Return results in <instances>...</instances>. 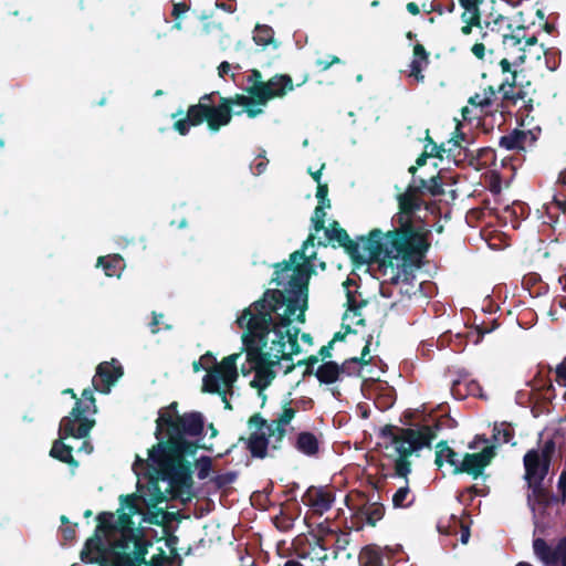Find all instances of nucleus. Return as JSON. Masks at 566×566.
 <instances>
[{
  "label": "nucleus",
  "instance_id": "f257e3e1",
  "mask_svg": "<svg viewBox=\"0 0 566 566\" xmlns=\"http://www.w3.org/2000/svg\"><path fill=\"white\" fill-rule=\"evenodd\" d=\"M307 303V280L301 275L289 281L287 292L279 289H268L262 297L244 308L237 318L240 328L245 329L250 318H258L265 315V323L260 333L264 335L268 355L274 356L279 361H292V355L301 353L297 340L298 328H290L292 316L298 311L296 321L305 322Z\"/></svg>",
  "mask_w": 566,
  "mask_h": 566
},
{
  "label": "nucleus",
  "instance_id": "f03ea898",
  "mask_svg": "<svg viewBox=\"0 0 566 566\" xmlns=\"http://www.w3.org/2000/svg\"><path fill=\"white\" fill-rule=\"evenodd\" d=\"M205 428L203 417L198 411L185 412L181 419L161 418L155 436L158 443L148 451V460L136 458L135 464L150 465L163 481H168L171 489L190 490L193 485L191 463L186 455L196 454L200 448L186 436L199 437Z\"/></svg>",
  "mask_w": 566,
  "mask_h": 566
},
{
  "label": "nucleus",
  "instance_id": "7ed1b4c3",
  "mask_svg": "<svg viewBox=\"0 0 566 566\" xmlns=\"http://www.w3.org/2000/svg\"><path fill=\"white\" fill-rule=\"evenodd\" d=\"M247 82L249 83V86L245 87L248 95L237 93L233 96L220 97L217 105H214V97L219 95V92L202 95L197 104L188 107L185 117L174 123V129L181 136H186L191 127L207 122L209 130L216 133L230 124L233 104H248L256 101L260 105H266L270 94L264 85L262 73L256 69L251 70Z\"/></svg>",
  "mask_w": 566,
  "mask_h": 566
},
{
  "label": "nucleus",
  "instance_id": "20e7f679",
  "mask_svg": "<svg viewBox=\"0 0 566 566\" xmlns=\"http://www.w3.org/2000/svg\"><path fill=\"white\" fill-rule=\"evenodd\" d=\"M394 229L382 232L373 229L368 232V247L371 262L394 264L395 260H401L400 265L419 266L426 256L430 242L429 231L413 221L392 222Z\"/></svg>",
  "mask_w": 566,
  "mask_h": 566
},
{
  "label": "nucleus",
  "instance_id": "39448f33",
  "mask_svg": "<svg viewBox=\"0 0 566 566\" xmlns=\"http://www.w3.org/2000/svg\"><path fill=\"white\" fill-rule=\"evenodd\" d=\"M441 424L437 421L434 424H423L419 428H399L394 424H386L380 429L379 436L388 439L382 447L385 450L391 449L392 452L386 453L387 459L394 460V473H385V464H381V474L384 478L397 476L408 482V475L411 473V461L409 458L423 448H430L432 441L437 438ZM410 489L408 483L399 488L392 495L394 507H407L411 503H406Z\"/></svg>",
  "mask_w": 566,
  "mask_h": 566
},
{
  "label": "nucleus",
  "instance_id": "423d86ee",
  "mask_svg": "<svg viewBox=\"0 0 566 566\" xmlns=\"http://www.w3.org/2000/svg\"><path fill=\"white\" fill-rule=\"evenodd\" d=\"M264 317L265 315L250 318L242 334V345L247 354V360L254 369V377L250 385L252 388L258 389L259 396H262L263 400L265 399L263 395L264 389L271 385L276 376L273 367L280 364L274 356L268 355L266 342L262 340L264 335L260 331L263 329L261 324L265 323Z\"/></svg>",
  "mask_w": 566,
  "mask_h": 566
},
{
  "label": "nucleus",
  "instance_id": "0eeeda50",
  "mask_svg": "<svg viewBox=\"0 0 566 566\" xmlns=\"http://www.w3.org/2000/svg\"><path fill=\"white\" fill-rule=\"evenodd\" d=\"M87 408L82 407V402L74 403L70 413L60 421L59 439H56L50 450V455L72 468H77L78 462L73 457V448L64 440L67 438L84 439L95 424V420L85 417Z\"/></svg>",
  "mask_w": 566,
  "mask_h": 566
},
{
  "label": "nucleus",
  "instance_id": "6e6552de",
  "mask_svg": "<svg viewBox=\"0 0 566 566\" xmlns=\"http://www.w3.org/2000/svg\"><path fill=\"white\" fill-rule=\"evenodd\" d=\"M239 356L240 354L229 355L220 363H217L216 357L210 352L200 357V361L203 364L202 368L207 370L202 379V391L220 395L228 409H231V405L227 399V390H232L239 377L237 368Z\"/></svg>",
  "mask_w": 566,
  "mask_h": 566
},
{
  "label": "nucleus",
  "instance_id": "1a4fd4ad",
  "mask_svg": "<svg viewBox=\"0 0 566 566\" xmlns=\"http://www.w3.org/2000/svg\"><path fill=\"white\" fill-rule=\"evenodd\" d=\"M326 242H318L319 245L327 247H340L350 256L353 263L357 266L370 263L371 255L366 249L368 247V234L360 235L358 241L352 240L345 229L332 230V232H325Z\"/></svg>",
  "mask_w": 566,
  "mask_h": 566
},
{
  "label": "nucleus",
  "instance_id": "9d476101",
  "mask_svg": "<svg viewBox=\"0 0 566 566\" xmlns=\"http://www.w3.org/2000/svg\"><path fill=\"white\" fill-rule=\"evenodd\" d=\"M81 559L85 563H97L99 566H135L129 553L107 552L99 536L86 541Z\"/></svg>",
  "mask_w": 566,
  "mask_h": 566
},
{
  "label": "nucleus",
  "instance_id": "9b49d317",
  "mask_svg": "<svg viewBox=\"0 0 566 566\" xmlns=\"http://www.w3.org/2000/svg\"><path fill=\"white\" fill-rule=\"evenodd\" d=\"M495 447L488 446L482 451L475 453H464L459 467H455L457 474H468L473 479L481 476L486 467L490 465L495 457Z\"/></svg>",
  "mask_w": 566,
  "mask_h": 566
},
{
  "label": "nucleus",
  "instance_id": "f8f14e48",
  "mask_svg": "<svg viewBox=\"0 0 566 566\" xmlns=\"http://www.w3.org/2000/svg\"><path fill=\"white\" fill-rule=\"evenodd\" d=\"M512 24L509 19L502 14H497L495 18L489 17L485 20H482V15H480V36L481 40L489 44V51L492 53L495 44L502 41V38L505 36V31H511Z\"/></svg>",
  "mask_w": 566,
  "mask_h": 566
},
{
  "label": "nucleus",
  "instance_id": "ddd939ff",
  "mask_svg": "<svg viewBox=\"0 0 566 566\" xmlns=\"http://www.w3.org/2000/svg\"><path fill=\"white\" fill-rule=\"evenodd\" d=\"M316 253L314 252L312 255H306L303 250H296L290 254L289 261H283L274 264V277H272L271 283H274L276 286H281L284 284L281 274L284 272H289L291 270L294 271V275L291 276L290 281L298 275L306 279L308 281V274L306 273L305 266L300 264V261H304L308 263L313 259H315Z\"/></svg>",
  "mask_w": 566,
  "mask_h": 566
},
{
  "label": "nucleus",
  "instance_id": "4468645a",
  "mask_svg": "<svg viewBox=\"0 0 566 566\" xmlns=\"http://www.w3.org/2000/svg\"><path fill=\"white\" fill-rule=\"evenodd\" d=\"M124 369L116 360L103 361L96 367V374L93 377L92 384L94 390L102 394H108L111 387L123 376Z\"/></svg>",
  "mask_w": 566,
  "mask_h": 566
},
{
  "label": "nucleus",
  "instance_id": "2eb2a0df",
  "mask_svg": "<svg viewBox=\"0 0 566 566\" xmlns=\"http://www.w3.org/2000/svg\"><path fill=\"white\" fill-rule=\"evenodd\" d=\"M384 276L388 275L389 284L400 285L399 293L409 297L416 294L415 275L405 265L381 264L379 266Z\"/></svg>",
  "mask_w": 566,
  "mask_h": 566
},
{
  "label": "nucleus",
  "instance_id": "dca6fc26",
  "mask_svg": "<svg viewBox=\"0 0 566 566\" xmlns=\"http://www.w3.org/2000/svg\"><path fill=\"white\" fill-rule=\"evenodd\" d=\"M533 549L546 566H555L559 560L562 566H566V535L558 541L555 548H552L544 538H535Z\"/></svg>",
  "mask_w": 566,
  "mask_h": 566
},
{
  "label": "nucleus",
  "instance_id": "f3484780",
  "mask_svg": "<svg viewBox=\"0 0 566 566\" xmlns=\"http://www.w3.org/2000/svg\"><path fill=\"white\" fill-rule=\"evenodd\" d=\"M399 211L392 217V222L413 221L412 216L421 209L422 200L413 187H407L403 193L398 195Z\"/></svg>",
  "mask_w": 566,
  "mask_h": 566
},
{
  "label": "nucleus",
  "instance_id": "a211bd4d",
  "mask_svg": "<svg viewBox=\"0 0 566 566\" xmlns=\"http://www.w3.org/2000/svg\"><path fill=\"white\" fill-rule=\"evenodd\" d=\"M334 500V494L323 486H310L302 496V502L321 515L332 507Z\"/></svg>",
  "mask_w": 566,
  "mask_h": 566
},
{
  "label": "nucleus",
  "instance_id": "6ab92c4d",
  "mask_svg": "<svg viewBox=\"0 0 566 566\" xmlns=\"http://www.w3.org/2000/svg\"><path fill=\"white\" fill-rule=\"evenodd\" d=\"M523 464L525 469L524 479L525 481H538L545 480L549 472L551 464L539 457L538 449L528 450L523 458Z\"/></svg>",
  "mask_w": 566,
  "mask_h": 566
},
{
  "label": "nucleus",
  "instance_id": "aec40b11",
  "mask_svg": "<svg viewBox=\"0 0 566 566\" xmlns=\"http://www.w3.org/2000/svg\"><path fill=\"white\" fill-rule=\"evenodd\" d=\"M119 501L122 504V509L118 510L119 514L117 520L115 521L116 531L120 533H135L133 528V515L138 513V505L136 502L135 494L120 495Z\"/></svg>",
  "mask_w": 566,
  "mask_h": 566
},
{
  "label": "nucleus",
  "instance_id": "412c9836",
  "mask_svg": "<svg viewBox=\"0 0 566 566\" xmlns=\"http://www.w3.org/2000/svg\"><path fill=\"white\" fill-rule=\"evenodd\" d=\"M239 441L245 444V449L254 459H265L274 455L270 451V439L265 432L253 431L248 438L240 437Z\"/></svg>",
  "mask_w": 566,
  "mask_h": 566
},
{
  "label": "nucleus",
  "instance_id": "4be33fe9",
  "mask_svg": "<svg viewBox=\"0 0 566 566\" xmlns=\"http://www.w3.org/2000/svg\"><path fill=\"white\" fill-rule=\"evenodd\" d=\"M517 74L512 73L511 76H506L499 85L497 91L502 94V102L505 106H515L518 101H525L527 93L516 86Z\"/></svg>",
  "mask_w": 566,
  "mask_h": 566
},
{
  "label": "nucleus",
  "instance_id": "5701e85b",
  "mask_svg": "<svg viewBox=\"0 0 566 566\" xmlns=\"http://www.w3.org/2000/svg\"><path fill=\"white\" fill-rule=\"evenodd\" d=\"M371 340H373V336L369 335L366 340L365 346L361 349L360 357L348 358L342 365H339L340 373H345L348 376L359 375L360 368L363 366H367L371 363V357H369Z\"/></svg>",
  "mask_w": 566,
  "mask_h": 566
},
{
  "label": "nucleus",
  "instance_id": "b1692460",
  "mask_svg": "<svg viewBox=\"0 0 566 566\" xmlns=\"http://www.w3.org/2000/svg\"><path fill=\"white\" fill-rule=\"evenodd\" d=\"M264 85L270 94L269 101L284 97L287 92L294 88L293 81L287 74H275L270 80L265 81Z\"/></svg>",
  "mask_w": 566,
  "mask_h": 566
},
{
  "label": "nucleus",
  "instance_id": "393cba45",
  "mask_svg": "<svg viewBox=\"0 0 566 566\" xmlns=\"http://www.w3.org/2000/svg\"><path fill=\"white\" fill-rule=\"evenodd\" d=\"M294 448L306 457H316L319 453L321 440L311 431H301L295 438Z\"/></svg>",
  "mask_w": 566,
  "mask_h": 566
},
{
  "label": "nucleus",
  "instance_id": "a878e982",
  "mask_svg": "<svg viewBox=\"0 0 566 566\" xmlns=\"http://www.w3.org/2000/svg\"><path fill=\"white\" fill-rule=\"evenodd\" d=\"M444 462L452 467V473L455 475V467H459L461 463L459 453L450 448L446 440H441L436 444L434 464L441 468Z\"/></svg>",
  "mask_w": 566,
  "mask_h": 566
},
{
  "label": "nucleus",
  "instance_id": "bb28decb",
  "mask_svg": "<svg viewBox=\"0 0 566 566\" xmlns=\"http://www.w3.org/2000/svg\"><path fill=\"white\" fill-rule=\"evenodd\" d=\"M340 367L336 361L329 360L323 363L315 371L316 378L326 385L336 382L339 379Z\"/></svg>",
  "mask_w": 566,
  "mask_h": 566
},
{
  "label": "nucleus",
  "instance_id": "cd10ccee",
  "mask_svg": "<svg viewBox=\"0 0 566 566\" xmlns=\"http://www.w3.org/2000/svg\"><path fill=\"white\" fill-rule=\"evenodd\" d=\"M527 140V133L521 129H514L510 134L500 138V146L507 150L524 149Z\"/></svg>",
  "mask_w": 566,
  "mask_h": 566
},
{
  "label": "nucleus",
  "instance_id": "c85d7f7f",
  "mask_svg": "<svg viewBox=\"0 0 566 566\" xmlns=\"http://www.w3.org/2000/svg\"><path fill=\"white\" fill-rule=\"evenodd\" d=\"M265 433L270 439V451L274 454V452L282 450L287 433L286 427L270 422Z\"/></svg>",
  "mask_w": 566,
  "mask_h": 566
},
{
  "label": "nucleus",
  "instance_id": "c756f323",
  "mask_svg": "<svg viewBox=\"0 0 566 566\" xmlns=\"http://www.w3.org/2000/svg\"><path fill=\"white\" fill-rule=\"evenodd\" d=\"M449 148L446 149L447 157L452 158L457 165L463 163L469 156L473 158L472 151L460 144L459 139L452 138L448 142Z\"/></svg>",
  "mask_w": 566,
  "mask_h": 566
},
{
  "label": "nucleus",
  "instance_id": "7c9ffc66",
  "mask_svg": "<svg viewBox=\"0 0 566 566\" xmlns=\"http://www.w3.org/2000/svg\"><path fill=\"white\" fill-rule=\"evenodd\" d=\"M97 526L93 537L99 536L101 534L107 535L113 531H116L115 516L111 512H102L97 515Z\"/></svg>",
  "mask_w": 566,
  "mask_h": 566
},
{
  "label": "nucleus",
  "instance_id": "2f4dec72",
  "mask_svg": "<svg viewBox=\"0 0 566 566\" xmlns=\"http://www.w3.org/2000/svg\"><path fill=\"white\" fill-rule=\"evenodd\" d=\"M253 41L260 46L274 43V30L268 24H256L253 32Z\"/></svg>",
  "mask_w": 566,
  "mask_h": 566
},
{
  "label": "nucleus",
  "instance_id": "473e14b6",
  "mask_svg": "<svg viewBox=\"0 0 566 566\" xmlns=\"http://www.w3.org/2000/svg\"><path fill=\"white\" fill-rule=\"evenodd\" d=\"M361 513L366 517V523L370 526H376L385 515V506L381 503L374 502L364 506Z\"/></svg>",
  "mask_w": 566,
  "mask_h": 566
},
{
  "label": "nucleus",
  "instance_id": "72a5a7b5",
  "mask_svg": "<svg viewBox=\"0 0 566 566\" xmlns=\"http://www.w3.org/2000/svg\"><path fill=\"white\" fill-rule=\"evenodd\" d=\"M150 545L151 543L148 539L144 538L143 536H137V538H135L134 556H132L135 566H144L145 564H147L146 555L148 553V548Z\"/></svg>",
  "mask_w": 566,
  "mask_h": 566
},
{
  "label": "nucleus",
  "instance_id": "f704fd0d",
  "mask_svg": "<svg viewBox=\"0 0 566 566\" xmlns=\"http://www.w3.org/2000/svg\"><path fill=\"white\" fill-rule=\"evenodd\" d=\"M122 258L115 256H99L97 259V266H102L106 276H115L120 269Z\"/></svg>",
  "mask_w": 566,
  "mask_h": 566
},
{
  "label": "nucleus",
  "instance_id": "c9c22d12",
  "mask_svg": "<svg viewBox=\"0 0 566 566\" xmlns=\"http://www.w3.org/2000/svg\"><path fill=\"white\" fill-rule=\"evenodd\" d=\"M528 488L532 491V496L539 505H548L549 504V492L544 488V480L538 481H526Z\"/></svg>",
  "mask_w": 566,
  "mask_h": 566
},
{
  "label": "nucleus",
  "instance_id": "e433bc0d",
  "mask_svg": "<svg viewBox=\"0 0 566 566\" xmlns=\"http://www.w3.org/2000/svg\"><path fill=\"white\" fill-rule=\"evenodd\" d=\"M329 548V545H327V538H315V543L313 546H311V551L308 552V555L311 556L312 560H317L321 564H324L325 560L328 558L327 551Z\"/></svg>",
  "mask_w": 566,
  "mask_h": 566
},
{
  "label": "nucleus",
  "instance_id": "4c0bfd02",
  "mask_svg": "<svg viewBox=\"0 0 566 566\" xmlns=\"http://www.w3.org/2000/svg\"><path fill=\"white\" fill-rule=\"evenodd\" d=\"M261 106L256 101H252L248 104H233L232 106V117L241 116L243 113L248 115L250 118H255L256 116L263 113V109L256 106Z\"/></svg>",
  "mask_w": 566,
  "mask_h": 566
},
{
  "label": "nucleus",
  "instance_id": "58836bf2",
  "mask_svg": "<svg viewBox=\"0 0 566 566\" xmlns=\"http://www.w3.org/2000/svg\"><path fill=\"white\" fill-rule=\"evenodd\" d=\"M515 436L514 428L507 423L502 422L500 426L495 424L493 429V438L502 443H511Z\"/></svg>",
  "mask_w": 566,
  "mask_h": 566
},
{
  "label": "nucleus",
  "instance_id": "ea45409f",
  "mask_svg": "<svg viewBox=\"0 0 566 566\" xmlns=\"http://www.w3.org/2000/svg\"><path fill=\"white\" fill-rule=\"evenodd\" d=\"M292 400L285 401L282 406V412L271 422L286 427L294 419L297 409L291 406Z\"/></svg>",
  "mask_w": 566,
  "mask_h": 566
},
{
  "label": "nucleus",
  "instance_id": "a19ab883",
  "mask_svg": "<svg viewBox=\"0 0 566 566\" xmlns=\"http://www.w3.org/2000/svg\"><path fill=\"white\" fill-rule=\"evenodd\" d=\"M359 563L360 566H381L382 558L376 551L366 546L359 555Z\"/></svg>",
  "mask_w": 566,
  "mask_h": 566
},
{
  "label": "nucleus",
  "instance_id": "79ce46f5",
  "mask_svg": "<svg viewBox=\"0 0 566 566\" xmlns=\"http://www.w3.org/2000/svg\"><path fill=\"white\" fill-rule=\"evenodd\" d=\"M122 536L119 539H116L107 552H126L129 548L130 543H135V538L137 535L135 533H120Z\"/></svg>",
  "mask_w": 566,
  "mask_h": 566
},
{
  "label": "nucleus",
  "instance_id": "37998d69",
  "mask_svg": "<svg viewBox=\"0 0 566 566\" xmlns=\"http://www.w3.org/2000/svg\"><path fill=\"white\" fill-rule=\"evenodd\" d=\"M455 10V2L453 0H433L430 3L428 12H436L440 15L443 13H453Z\"/></svg>",
  "mask_w": 566,
  "mask_h": 566
},
{
  "label": "nucleus",
  "instance_id": "c03bdc74",
  "mask_svg": "<svg viewBox=\"0 0 566 566\" xmlns=\"http://www.w3.org/2000/svg\"><path fill=\"white\" fill-rule=\"evenodd\" d=\"M523 45L520 48V54L514 59L515 66L522 65L526 61V52L531 53V46L537 44V38L532 35L523 39Z\"/></svg>",
  "mask_w": 566,
  "mask_h": 566
},
{
  "label": "nucleus",
  "instance_id": "a18cd8bd",
  "mask_svg": "<svg viewBox=\"0 0 566 566\" xmlns=\"http://www.w3.org/2000/svg\"><path fill=\"white\" fill-rule=\"evenodd\" d=\"M327 207L324 205H317L315 207L313 217L311 219L312 223H313V229L315 232H319L323 229H325V218H326L325 209Z\"/></svg>",
  "mask_w": 566,
  "mask_h": 566
},
{
  "label": "nucleus",
  "instance_id": "49530a36",
  "mask_svg": "<svg viewBox=\"0 0 566 566\" xmlns=\"http://www.w3.org/2000/svg\"><path fill=\"white\" fill-rule=\"evenodd\" d=\"M184 415L178 413V402L174 401L169 406L161 408L158 412V418L156 420V429L158 428V423H160L161 418H169L171 420L181 419Z\"/></svg>",
  "mask_w": 566,
  "mask_h": 566
},
{
  "label": "nucleus",
  "instance_id": "de8ad7c7",
  "mask_svg": "<svg viewBox=\"0 0 566 566\" xmlns=\"http://www.w3.org/2000/svg\"><path fill=\"white\" fill-rule=\"evenodd\" d=\"M460 6L463 8V12L461 14L469 15H481L480 6L484 2V0H458Z\"/></svg>",
  "mask_w": 566,
  "mask_h": 566
},
{
  "label": "nucleus",
  "instance_id": "09e8293b",
  "mask_svg": "<svg viewBox=\"0 0 566 566\" xmlns=\"http://www.w3.org/2000/svg\"><path fill=\"white\" fill-rule=\"evenodd\" d=\"M461 20L463 25L461 27V33L463 35H470L472 33L473 28L479 29L480 27V15H465L461 14Z\"/></svg>",
  "mask_w": 566,
  "mask_h": 566
},
{
  "label": "nucleus",
  "instance_id": "8fccbe9b",
  "mask_svg": "<svg viewBox=\"0 0 566 566\" xmlns=\"http://www.w3.org/2000/svg\"><path fill=\"white\" fill-rule=\"evenodd\" d=\"M80 400L82 402V407L87 408V411L85 412V415L90 413V412L95 413L97 411L96 400H95L92 389H90V388L84 389L82 391V399H80Z\"/></svg>",
  "mask_w": 566,
  "mask_h": 566
},
{
  "label": "nucleus",
  "instance_id": "3c124183",
  "mask_svg": "<svg viewBox=\"0 0 566 566\" xmlns=\"http://www.w3.org/2000/svg\"><path fill=\"white\" fill-rule=\"evenodd\" d=\"M427 192L433 197L442 196L444 193L443 182L439 175L429 178Z\"/></svg>",
  "mask_w": 566,
  "mask_h": 566
},
{
  "label": "nucleus",
  "instance_id": "603ef678",
  "mask_svg": "<svg viewBox=\"0 0 566 566\" xmlns=\"http://www.w3.org/2000/svg\"><path fill=\"white\" fill-rule=\"evenodd\" d=\"M333 546H334V557L336 558L337 557V554L339 551H344L346 549V547L348 546L349 542H350V538H349V533H337L334 537H333Z\"/></svg>",
  "mask_w": 566,
  "mask_h": 566
},
{
  "label": "nucleus",
  "instance_id": "864d4df0",
  "mask_svg": "<svg viewBox=\"0 0 566 566\" xmlns=\"http://www.w3.org/2000/svg\"><path fill=\"white\" fill-rule=\"evenodd\" d=\"M523 39H524V36H521L517 33H512V30H511V31H505V36L502 38L501 42L504 44L505 49H511V48H516V46L520 49L522 46Z\"/></svg>",
  "mask_w": 566,
  "mask_h": 566
},
{
  "label": "nucleus",
  "instance_id": "5fc2aeb1",
  "mask_svg": "<svg viewBox=\"0 0 566 566\" xmlns=\"http://www.w3.org/2000/svg\"><path fill=\"white\" fill-rule=\"evenodd\" d=\"M556 450V443L553 439H548L544 442L543 447L539 451V457L543 459V461H546L547 463H552L553 455Z\"/></svg>",
  "mask_w": 566,
  "mask_h": 566
},
{
  "label": "nucleus",
  "instance_id": "6e6d98bb",
  "mask_svg": "<svg viewBox=\"0 0 566 566\" xmlns=\"http://www.w3.org/2000/svg\"><path fill=\"white\" fill-rule=\"evenodd\" d=\"M499 326V323L496 319H491L489 323L481 322L480 324H475V329L478 332V339L476 343L485 335L491 332H493Z\"/></svg>",
  "mask_w": 566,
  "mask_h": 566
},
{
  "label": "nucleus",
  "instance_id": "4d7b16f0",
  "mask_svg": "<svg viewBox=\"0 0 566 566\" xmlns=\"http://www.w3.org/2000/svg\"><path fill=\"white\" fill-rule=\"evenodd\" d=\"M197 464L199 465L197 475L200 480H205L211 471V459L209 457H202L197 461Z\"/></svg>",
  "mask_w": 566,
  "mask_h": 566
},
{
  "label": "nucleus",
  "instance_id": "13d9d810",
  "mask_svg": "<svg viewBox=\"0 0 566 566\" xmlns=\"http://www.w3.org/2000/svg\"><path fill=\"white\" fill-rule=\"evenodd\" d=\"M169 512L164 511L163 509H156L155 512L150 513L147 521L154 525H163L168 522Z\"/></svg>",
  "mask_w": 566,
  "mask_h": 566
},
{
  "label": "nucleus",
  "instance_id": "bf43d9fd",
  "mask_svg": "<svg viewBox=\"0 0 566 566\" xmlns=\"http://www.w3.org/2000/svg\"><path fill=\"white\" fill-rule=\"evenodd\" d=\"M338 533L337 530L331 528L328 525L319 524L317 527V535L314 538H327V545H331L333 537Z\"/></svg>",
  "mask_w": 566,
  "mask_h": 566
},
{
  "label": "nucleus",
  "instance_id": "052dcab7",
  "mask_svg": "<svg viewBox=\"0 0 566 566\" xmlns=\"http://www.w3.org/2000/svg\"><path fill=\"white\" fill-rule=\"evenodd\" d=\"M424 63L419 60H412L410 63L409 75L415 77L417 82H423L424 75L422 74Z\"/></svg>",
  "mask_w": 566,
  "mask_h": 566
},
{
  "label": "nucleus",
  "instance_id": "680f3d73",
  "mask_svg": "<svg viewBox=\"0 0 566 566\" xmlns=\"http://www.w3.org/2000/svg\"><path fill=\"white\" fill-rule=\"evenodd\" d=\"M316 198L318 200V205H324L327 208H331V200L328 199V185L327 184L317 185Z\"/></svg>",
  "mask_w": 566,
  "mask_h": 566
},
{
  "label": "nucleus",
  "instance_id": "e2e57ef3",
  "mask_svg": "<svg viewBox=\"0 0 566 566\" xmlns=\"http://www.w3.org/2000/svg\"><path fill=\"white\" fill-rule=\"evenodd\" d=\"M366 304L365 301L358 302L350 292L347 293V310L354 315H360V308Z\"/></svg>",
  "mask_w": 566,
  "mask_h": 566
},
{
  "label": "nucleus",
  "instance_id": "0e129e2a",
  "mask_svg": "<svg viewBox=\"0 0 566 566\" xmlns=\"http://www.w3.org/2000/svg\"><path fill=\"white\" fill-rule=\"evenodd\" d=\"M248 423L255 427L259 432H262L263 429L268 430V426L270 424L260 413L251 416Z\"/></svg>",
  "mask_w": 566,
  "mask_h": 566
},
{
  "label": "nucleus",
  "instance_id": "69168bd1",
  "mask_svg": "<svg viewBox=\"0 0 566 566\" xmlns=\"http://www.w3.org/2000/svg\"><path fill=\"white\" fill-rule=\"evenodd\" d=\"M413 60H419L422 63H424V65L429 63V53L427 52L426 48L420 43H417L413 46Z\"/></svg>",
  "mask_w": 566,
  "mask_h": 566
},
{
  "label": "nucleus",
  "instance_id": "338daca9",
  "mask_svg": "<svg viewBox=\"0 0 566 566\" xmlns=\"http://www.w3.org/2000/svg\"><path fill=\"white\" fill-rule=\"evenodd\" d=\"M556 381L566 387V357L563 359L560 364L557 365L556 369Z\"/></svg>",
  "mask_w": 566,
  "mask_h": 566
},
{
  "label": "nucleus",
  "instance_id": "774afa93",
  "mask_svg": "<svg viewBox=\"0 0 566 566\" xmlns=\"http://www.w3.org/2000/svg\"><path fill=\"white\" fill-rule=\"evenodd\" d=\"M557 489L560 494L562 503L566 502V470H563L557 482Z\"/></svg>",
  "mask_w": 566,
  "mask_h": 566
}]
</instances>
